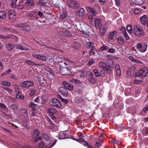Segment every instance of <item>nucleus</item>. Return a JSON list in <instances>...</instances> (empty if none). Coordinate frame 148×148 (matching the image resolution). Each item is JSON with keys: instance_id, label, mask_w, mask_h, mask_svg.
Masks as SVG:
<instances>
[{"instance_id": "nucleus-1", "label": "nucleus", "mask_w": 148, "mask_h": 148, "mask_svg": "<svg viewBox=\"0 0 148 148\" xmlns=\"http://www.w3.org/2000/svg\"><path fill=\"white\" fill-rule=\"evenodd\" d=\"M148 71L146 67H143L139 70L138 72H135L133 73V76L135 77H140L143 78L146 77Z\"/></svg>"}, {"instance_id": "nucleus-2", "label": "nucleus", "mask_w": 148, "mask_h": 148, "mask_svg": "<svg viewBox=\"0 0 148 148\" xmlns=\"http://www.w3.org/2000/svg\"><path fill=\"white\" fill-rule=\"evenodd\" d=\"M15 26L19 28H22L24 31L26 32H29L33 28L32 24L30 22L16 24Z\"/></svg>"}, {"instance_id": "nucleus-3", "label": "nucleus", "mask_w": 148, "mask_h": 148, "mask_svg": "<svg viewBox=\"0 0 148 148\" xmlns=\"http://www.w3.org/2000/svg\"><path fill=\"white\" fill-rule=\"evenodd\" d=\"M134 32L135 34L138 36H142L145 35V32L141 27L135 25L134 27Z\"/></svg>"}, {"instance_id": "nucleus-4", "label": "nucleus", "mask_w": 148, "mask_h": 148, "mask_svg": "<svg viewBox=\"0 0 148 148\" xmlns=\"http://www.w3.org/2000/svg\"><path fill=\"white\" fill-rule=\"evenodd\" d=\"M90 20V23L92 25H94L96 28H98L99 25L101 23V20L100 18H90V16L88 17Z\"/></svg>"}, {"instance_id": "nucleus-5", "label": "nucleus", "mask_w": 148, "mask_h": 148, "mask_svg": "<svg viewBox=\"0 0 148 148\" xmlns=\"http://www.w3.org/2000/svg\"><path fill=\"white\" fill-rule=\"evenodd\" d=\"M49 104L52 106L57 108H60L62 107L61 103L56 98L51 99L50 101Z\"/></svg>"}, {"instance_id": "nucleus-6", "label": "nucleus", "mask_w": 148, "mask_h": 148, "mask_svg": "<svg viewBox=\"0 0 148 148\" xmlns=\"http://www.w3.org/2000/svg\"><path fill=\"white\" fill-rule=\"evenodd\" d=\"M86 8L88 14L90 16L94 17L97 15V12L95 8L88 6H86Z\"/></svg>"}, {"instance_id": "nucleus-7", "label": "nucleus", "mask_w": 148, "mask_h": 148, "mask_svg": "<svg viewBox=\"0 0 148 148\" xmlns=\"http://www.w3.org/2000/svg\"><path fill=\"white\" fill-rule=\"evenodd\" d=\"M147 45L146 44H142L138 43L137 45L136 49L139 51L143 53L145 52L147 49Z\"/></svg>"}, {"instance_id": "nucleus-8", "label": "nucleus", "mask_w": 148, "mask_h": 148, "mask_svg": "<svg viewBox=\"0 0 148 148\" xmlns=\"http://www.w3.org/2000/svg\"><path fill=\"white\" fill-rule=\"evenodd\" d=\"M34 83L33 81H24L21 83L20 86L22 87L29 88L34 86Z\"/></svg>"}, {"instance_id": "nucleus-9", "label": "nucleus", "mask_w": 148, "mask_h": 148, "mask_svg": "<svg viewBox=\"0 0 148 148\" xmlns=\"http://www.w3.org/2000/svg\"><path fill=\"white\" fill-rule=\"evenodd\" d=\"M68 5L73 8H77L79 7V3L77 1L69 0L68 2Z\"/></svg>"}, {"instance_id": "nucleus-10", "label": "nucleus", "mask_w": 148, "mask_h": 148, "mask_svg": "<svg viewBox=\"0 0 148 148\" xmlns=\"http://www.w3.org/2000/svg\"><path fill=\"white\" fill-rule=\"evenodd\" d=\"M117 36V33L116 31L114 30L110 32L108 37V41L109 42L114 41Z\"/></svg>"}, {"instance_id": "nucleus-11", "label": "nucleus", "mask_w": 148, "mask_h": 148, "mask_svg": "<svg viewBox=\"0 0 148 148\" xmlns=\"http://www.w3.org/2000/svg\"><path fill=\"white\" fill-rule=\"evenodd\" d=\"M140 20L141 23L144 26H146L148 29V19L147 15H144L140 17Z\"/></svg>"}, {"instance_id": "nucleus-12", "label": "nucleus", "mask_w": 148, "mask_h": 148, "mask_svg": "<svg viewBox=\"0 0 148 148\" xmlns=\"http://www.w3.org/2000/svg\"><path fill=\"white\" fill-rule=\"evenodd\" d=\"M59 92L64 97H67L68 96V91L65 88L62 87L59 88Z\"/></svg>"}, {"instance_id": "nucleus-13", "label": "nucleus", "mask_w": 148, "mask_h": 148, "mask_svg": "<svg viewBox=\"0 0 148 148\" xmlns=\"http://www.w3.org/2000/svg\"><path fill=\"white\" fill-rule=\"evenodd\" d=\"M33 58H35L37 59L43 60L44 61H46V57L44 56H41L39 54L36 53H34L32 55Z\"/></svg>"}, {"instance_id": "nucleus-14", "label": "nucleus", "mask_w": 148, "mask_h": 148, "mask_svg": "<svg viewBox=\"0 0 148 148\" xmlns=\"http://www.w3.org/2000/svg\"><path fill=\"white\" fill-rule=\"evenodd\" d=\"M62 84L66 88L68 89L70 91L73 90V87L72 84H69L64 81L62 82Z\"/></svg>"}, {"instance_id": "nucleus-15", "label": "nucleus", "mask_w": 148, "mask_h": 148, "mask_svg": "<svg viewBox=\"0 0 148 148\" xmlns=\"http://www.w3.org/2000/svg\"><path fill=\"white\" fill-rule=\"evenodd\" d=\"M107 30V28L105 25H102L100 26L99 31L101 36H103L105 35Z\"/></svg>"}, {"instance_id": "nucleus-16", "label": "nucleus", "mask_w": 148, "mask_h": 148, "mask_svg": "<svg viewBox=\"0 0 148 148\" xmlns=\"http://www.w3.org/2000/svg\"><path fill=\"white\" fill-rule=\"evenodd\" d=\"M75 141L79 142L81 143L83 142L84 144V145L86 147L88 148H92V147L90 146L88 144V142L82 139H76L75 140Z\"/></svg>"}, {"instance_id": "nucleus-17", "label": "nucleus", "mask_w": 148, "mask_h": 148, "mask_svg": "<svg viewBox=\"0 0 148 148\" xmlns=\"http://www.w3.org/2000/svg\"><path fill=\"white\" fill-rule=\"evenodd\" d=\"M59 139H63L70 138L71 137L67 136V134L63 132H60L58 137Z\"/></svg>"}, {"instance_id": "nucleus-18", "label": "nucleus", "mask_w": 148, "mask_h": 148, "mask_svg": "<svg viewBox=\"0 0 148 148\" xmlns=\"http://www.w3.org/2000/svg\"><path fill=\"white\" fill-rule=\"evenodd\" d=\"M43 137L45 140L47 142V143L48 144L50 143L52 140L51 137H50L47 134H43Z\"/></svg>"}, {"instance_id": "nucleus-19", "label": "nucleus", "mask_w": 148, "mask_h": 148, "mask_svg": "<svg viewBox=\"0 0 148 148\" xmlns=\"http://www.w3.org/2000/svg\"><path fill=\"white\" fill-rule=\"evenodd\" d=\"M8 14L9 18L10 19L12 20L15 17V13L12 10H9L8 12Z\"/></svg>"}, {"instance_id": "nucleus-20", "label": "nucleus", "mask_w": 148, "mask_h": 148, "mask_svg": "<svg viewBox=\"0 0 148 148\" xmlns=\"http://www.w3.org/2000/svg\"><path fill=\"white\" fill-rule=\"evenodd\" d=\"M85 12L83 8H80L77 12V14L78 16H82L84 14Z\"/></svg>"}, {"instance_id": "nucleus-21", "label": "nucleus", "mask_w": 148, "mask_h": 148, "mask_svg": "<svg viewBox=\"0 0 148 148\" xmlns=\"http://www.w3.org/2000/svg\"><path fill=\"white\" fill-rule=\"evenodd\" d=\"M57 110L54 108H48L47 109V112L50 114H53L56 113Z\"/></svg>"}, {"instance_id": "nucleus-22", "label": "nucleus", "mask_w": 148, "mask_h": 148, "mask_svg": "<svg viewBox=\"0 0 148 148\" xmlns=\"http://www.w3.org/2000/svg\"><path fill=\"white\" fill-rule=\"evenodd\" d=\"M60 34L67 36H69L71 35L70 31L68 30L60 32Z\"/></svg>"}, {"instance_id": "nucleus-23", "label": "nucleus", "mask_w": 148, "mask_h": 148, "mask_svg": "<svg viewBox=\"0 0 148 148\" xmlns=\"http://www.w3.org/2000/svg\"><path fill=\"white\" fill-rule=\"evenodd\" d=\"M5 46L6 48L8 50H12L14 47V45L13 44L11 43H7L6 44Z\"/></svg>"}, {"instance_id": "nucleus-24", "label": "nucleus", "mask_w": 148, "mask_h": 148, "mask_svg": "<svg viewBox=\"0 0 148 148\" xmlns=\"http://www.w3.org/2000/svg\"><path fill=\"white\" fill-rule=\"evenodd\" d=\"M6 16V14L5 11L3 10L0 11V19H5Z\"/></svg>"}, {"instance_id": "nucleus-25", "label": "nucleus", "mask_w": 148, "mask_h": 148, "mask_svg": "<svg viewBox=\"0 0 148 148\" xmlns=\"http://www.w3.org/2000/svg\"><path fill=\"white\" fill-rule=\"evenodd\" d=\"M25 62L29 65L36 66H40V64H36L30 60H27Z\"/></svg>"}, {"instance_id": "nucleus-26", "label": "nucleus", "mask_w": 148, "mask_h": 148, "mask_svg": "<svg viewBox=\"0 0 148 148\" xmlns=\"http://www.w3.org/2000/svg\"><path fill=\"white\" fill-rule=\"evenodd\" d=\"M11 109L13 110L14 112L16 114L18 112V110L17 109V106L14 104H12L10 106Z\"/></svg>"}, {"instance_id": "nucleus-27", "label": "nucleus", "mask_w": 148, "mask_h": 148, "mask_svg": "<svg viewBox=\"0 0 148 148\" xmlns=\"http://www.w3.org/2000/svg\"><path fill=\"white\" fill-rule=\"evenodd\" d=\"M29 120L28 116L26 114V117H25V118L23 119V125L25 126H26L27 125V124L29 123Z\"/></svg>"}, {"instance_id": "nucleus-28", "label": "nucleus", "mask_w": 148, "mask_h": 148, "mask_svg": "<svg viewBox=\"0 0 148 148\" xmlns=\"http://www.w3.org/2000/svg\"><path fill=\"white\" fill-rule=\"evenodd\" d=\"M38 106L39 105H38L33 102L31 103L29 105V107L30 108H32V110L34 111H35L36 110L35 108H38Z\"/></svg>"}, {"instance_id": "nucleus-29", "label": "nucleus", "mask_w": 148, "mask_h": 148, "mask_svg": "<svg viewBox=\"0 0 148 148\" xmlns=\"http://www.w3.org/2000/svg\"><path fill=\"white\" fill-rule=\"evenodd\" d=\"M34 101L38 104H42L43 102V98L40 97H37L34 100Z\"/></svg>"}, {"instance_id": "nucleus-30", "label": "nucleus", "mask_w": 148, "mask_h": 148, "mask_svg": "<svg viewBox=\"0 0 148 148\" xmlns=\"http://www.w3.org/2000/svg\"><path fill=\"white\" fill-rule=\"evenodd\" d=\"M25 3L27 6L32 7L34 5V0H27Z\"/></svg>"}, {"instance_id": "nucleus-31", "label": "nucleus", "mask_w": 148, "mask_h": 148, "mask_svg": "<svg viewBox=\"0 0 148 148\" xmlns=\"http://www.w3.org/2000/svg\"><path fill=\"white\" fill-rule=\"evenodd\" d=\"M128 58L132 62H135L136 63H140L141 64L142 62H141L137 60H136L134 59V58L131 56H130Z\"/></svg>"}, {"instance_id": "nucleus-32", "label": "nucleus", "mask_w": 148, "mask_h": 148, "mask_svg": "<svg viewBox=\"0 0 148 148\" xmlns=\"http://www.w3.org/2000/svg\"><path fill=\"white\" fill-rule=\"evenodd\" d=\"M86 42V48L87 49H89V48H91L93 47H94V45L93 43L88 42Z\"/></svg>"}, {"instance_id": "nucleus-33", "label": "nucleus", "mask_w": 148, "mask_h": 148, "mask_svg": "<svg viewBox=\"0 0 148 148\" xmlns=\"http://www.w3.org/2000/svg\"><path fill=\"white\" fill-rule=\"evenodd\" d=\"M117 40L118 43L120 45H122L124 44L125 40L123 38L121 37H118L117 39Z\"/></svg>"}, {"instance_id": "nucleus-34", "label": "nucleus", "mask_w": 148, "mask_h": 148, "mask_svg": "<svg viewBox=\"0 0 148 148\" xmlns=\"http://www.w3.org/2000/svg\"><path fill=\"white\" fill-rule=\"evenodd\" d=\"M14 87L16 92V95L19 94L20 93V90L19 86L16 84H14Z\"/></svg>"}, {"instance_id": "nucleus-35", "label": "nucleus", "mask_w": 148, "mask_h": 148, "mask_svg": "<svg viewBox=\"0 0 148 148\" xmlns=\"http://www.w3.org/2000/svg\"><path fill=\"white\" fill-rule=\"evenodd\" d=\"M127 29L128 32L130 34H132L133 33V30L132 26L130 25L127 26Z\"/></svg>"}, {"instance_id": "nucleus-36", "label": "nucleus", "mask_w": 148, "mask_h": 148, "mask_svg": "<svg viewBox=\"0 0 148 148\" xmlns=\"http://www.w3.org/2000/svg\"><path fill=\"white\" fill-rule=\"evenodd\" d=\"M99 66L100 67L104 69L107 65L105 63L101 62H99Z\"/></svg>"}, {"instance_id": "nucleus-37", "label": "nucleus", "mask_w": 148, "mask_h": 148, "mask_svg": "<svg viewBox=\"0 0 148 148\" xmlns=\"http://www.w3.org/2000/svg\"><path fill=\"white\" fill-rule=\"evenodd\" d=\"M135 3L137 5H140L143 4L145 2V0H135Z\"/></svg>"}, {"instance_id": "nucleus-38", "label": "nucleus", "mask_w": 148, "mask_h": 148, "mask_svg": "<svg viewBox=\"0 0 148 148\" xmlns=\"http://www.w3.org/2000/svg\"><path fill=\"white\" fill-rule=\"evenodd\" d=\"M104 70L106 71L108 74H110L111 72V68L109 66L107 65Z\"/></svg>"}, {"instance_id": "nucleus-39", "label": "nucleus", "mask_w": 148, "mask_h": 148, "mask_svg": "<svg viewBox=\"0 0 148 148\" xmlns=\"http://www.w3.org/2000/svg\"><path fill=\"white\" fill-rule=\"evenodd\" d=\"M37 12L34 11L31 13H27V14L29 17L31 18H34L35 17V15L34 13L36 14Z\"/></svg>"}, {"instance_id": "nucleus-40", "label": "nucleus", "mask_w": 148, "mask_h": 148, "mask_svg": "<svg viewBox=\"0 0 148 148\" xmlns=\"http://www.w3.org/2000/svg\"><path fill=\"white\" fill-rule=\"evenodd\" d=\"M76 102L78 103H83L84 101L82 97H78L76 98L75 99Z\"/></svg>"}, {"instance_id": "nucleus-41", "label": "nucleus", "mask_w": 148, "mask_h": 148, "mask_svg": "<svg viewBox=\"0 0 148 148\" xmlns=\"http://www.w3.org/2000/svg\"><path fill=\"white\" fill-rule=\"evenodd\" d=\"M109 48V47L105 45H103L99 49L101 51H103L104 50L106 51L108 50Z\"/></svg>"}, {"instance_id": "nucleus-42", "label": "nucleus", "mask_w": 148, "mask_h": 148, "mask_svg": "<svg viewBox=\"0 0 148 148\" xmlns=\"http://www.w3.org/2000/svg\"><path fill=\"white\" fill-rule=\"evenodd\" d=\"M15 47L16 49L21 50H26V48L25 47L20 46L19 45H16Z\"/></svg>"}, {"instance_id": "nucleus-43", "label": "nucleus", "mask_w": 148, "mask_h": 148, "mask_svg": "<svg viewBox=\"0 0 148 148\" xmlns=\"http://www.w3.org/2000/svg\"><path fill=\"white\" fill-rule=\"evenodd\" d=\"M1 84L3 85L7 86H10L11 85L10 83L9 82L5 81H1Z\"/></svg>"}, {"instance_id": "nucleus-44", "label": "nucleus", "mask_w": 148, "mask_h": 148, "mask_svg": "<svg viewBox=\"0 0 148 148\" xmlns=\"http://www.w3.org/2000/svg\"><path fill=\"white\" fill-rule=\"evenodd\" d=\"M95 49V47L92 48H91L89 51V55H91V54L94 55L95 53V52L94 51Z\"/></svg>"}, {"instance_id": "nucleus-45", "label": "nucleus", "mask_w": 148, "mask_h": 148, "mask_svg": "<svg viewBox=\"0 0 148 148\" xmlns=\"http://www.w3.org/2000/svg\"><path fill=\"white\" fill-rule=\"evenodd\" d=\"M67 14L66 12H64L61 14L60 15V18L62 19H64L67 16Z\"/></svg>"}, {"instance_id": "nucleus-46", "label": "nucleus", "mask_w": 148, "mask_h": 148, "mask_svg": "<svg viewBox=\"0 0 148 148\" xmlns=\"http://www.w3.org/2000/svg\"><path fill=\"white\" fill-rule=\"evenodd\" d=\"M40 134V132L37 129H35L34 131V132L33 136L35 137H37Z\"/></svg>"}, {"instance_id": "nucleus-47", "label": "nucleus", "mask_w": 148, "mask_h": 148, "mask_svg": "<svg viewBox=\"0 0 148 148\" xmlns=\"http://www.w3.org/2000/svg\"><path fill=\"white\" fill-rule=\"evenodd\" d=\"M45 144L42 141H41L39 142L38 148H43Z\"/></svg>"}, {"instance_id": "nucleus-48", "label": "nucleus", "mask_w": 148, "mask_h": 148, "mask_svg": "<svg viewBox=\"0 0 148 148\" xmlns=\"http://www.w3.org/2000/svg\"><path fill=\"white\" fill-rule=\"evenodd\" d=\"M141 10L140 8H136L134 10V13L135 14H138L141 12Z\"/></svg>"}, {"instance_id": "nucleus-49", "label": "nucleus", "mask_w": 148, "mask_h": 148, "mask_svg": "<svg viewBox=\"0 0 148 148\" xmlns=\"http://www.w3.org/2000/svg\"><path fill=\"white\" fill-rule=\"evenodd\" d=\"M115 50L114 49L112 48H111L110 49H108L107 52L108 53H114L115 52Z\"/></svg>"}, {"instance_id": "nucleus-50", "label": "nucleus", "mask_w": 148, "mask_h": 148, "mask_svg": "<svg viewBox=\"0 0 148 148\" xmlns=\"http://www.w3.org/2000/svg\"><path fill=\"white\" fill-rule=\"evenodd\" d=\"M0 108L3 110H5L7 109L5 105L1 103H0Z\"/></svg>"}, {"instance_id": "nucleus-51", "label": "nucleus", "mask_w": 148, "mask_h": 148, "mask_svg": "<svg viewBox=\"0 0 148 148\" xmlns=\"http://www.w3.org/2000/svg\"><path fill=\"white\" fill-rule=\"evenodd\" d=\"M4 89L6 90L10 94H11L13 92V90L8 87H5Z\"/></svg>"}, {"instance_id": "nucleus-52", "label": "nucleus", "mask_w": 148, "mask_h": 148, "mask_svg": "<svg viewBox=\"0 0 148 148\" xmlns=\"http://www.w3.org/2000/svg\"><path fill=\"white\" fill-rule=\"evenodd\" d=\"M93 72L94 73L95 76L97 77H99V72L98 70L97 69H95L93 70Z\"/></svg>"}, {"instance_id": "nucleus-53", "label": "nucleus", "mask_w": 148, "mask_h": 148, "mask_svg": "<svg viewBox=\"0 0 148 148\" xmlns=\"http://www.w3.org/2000/svg\"><path fill=\"white\" fill-rule=\"evenodd\" d=\"M89 81L90 83L92 84H93L95 82L96 80L94 77L92 78H90V79L89 80Z\"/></svg>"}, {"instance_id": "nucleus-54", "label": "nucleus", "mask_w": 148, "mask_h": 148, "mask_svg": "<svg viewBox=\"0 0 148 148\" xmlns=\"http://www.w3.org/2000/svg\"><path fill=\"white\" fill-rule=\"evenodd\" d=\"M44 0H39L38 2V6H42L44 4Z\"/></svg>"}, {"instance_id": "nucleus-55", "label": "nucleus", "mask_w": 148, "mask_h": 148, "mask_svg": "<svg viewBox=\"0 0 148 148\" xmlns=\"http://www.w3.org/2000/svg\"><path fill=\"white\" fill-rule=\"evenodd\" d=\"M124 38L126 40H128L129 39V37L127 34V32H125L123 34Z\"/></svg>"}, {"instance_id": "nucleus-56", "label": "nucleus", "mask_w": 148, "mask_h": 148, "mask_svg": "<svg viewBox=\"0 0 148 148\" xmlns=\"http://www.w3.org/2000/svg\"><path fill=\"white\" fill-rule=\"evenodd\" d=\"M100 76L104 77L105 76V73L103 70H101L99 73V76Z\"/></svg>"}, {"instance_id": "nucleus-57", "label": "nucleus", "mask_w": 148, "mask_h": 148, "mask_svg": "<svg viewBox=\"0 0 148 148\" xmlns=\"http://www.w3.org/2000/svg\"><path fill=\"white\" fill-rule=\"evenodd\" d=\"M132 75L131 72L130 71H128L126 72V75L128 78L130 77Z\"/></svg>"}, {"instance_id": "nucleus-58", "label": "nucleus", "mask_w": 148, "mask_h": 148, "mask_svg": "<svg viewBox=\"0 0 148 148\" xmlns=\"http://www.w3.org/2000/svg\"><path fill=\"white\" fill-rule=\"evenodd\" d=\"M50 125L49 126V127L50 129H52L54 128V123L52 121H49Z\"/></svg>"}, {"instance_id": "nucleus-59", "label": "nucleus", "mask_w": 148, "mask_h": 148, "mask_svg": "<svg viewBox=\"0 0 148 148\" xmlns=\"http://www.w3.org/2000/svg\"><path fill=\"white\" fill-rule=\"evenodd\" d=\"M120 30L122 32L121 33H123V34L126 32V30L125 28V27H122L120 29Z\"/></svg>"}, {"instance_id": "nucleus-60", "label": "nucleus", "mask_w": 148, "mask_h": 148, "mask_svg": "<svg viewBox=\"0 0 148 148\" xmlns=\"http://www.w3.org/2000/svg\"><path fill=\"white\" fill-rule=\"evenodd\" d=\"M64 60L67 62H68L70 63L71 64H74V62H73L71 60H70L68 58H65Z\"/></svg>"}, {"instance_id": "nucleus-61", "label": "nucleus", "mask_w": 148, "mask_h": 148, "mask_svg": "<svg viewBox=\"0 0 148 148\" xmlns=\"http://www.w3.org/2000/svg\"><path fill=\"white\" fill-rule=\"evenodd\" d=\"M16 97L20 99H23L24 98V97L22 95H19V94L16 95Z\"/></svg>"}, {"instance_id": "nucleus-62", "label": "nucleus", "mask_w": 148, "mask_h": 148, "mask_svg": "<svg viewBox=\"0 0 148 148\" xmlns=\"http://www.w3.org/2000/svg\"><path fill=\"white\" fill-rule=\"evenodd\" d=\"M35 91L34 90H31L30 92V95L31 96H33L35 93Z\"/></svg>"}, {"instance_id": "nucleus-63", "label": "nucleus", "mask_w": 148, "mask_h": 148, "mask_svg": "<svg viewBox=\"0 0 148 148\" xmlns=\"http://www.w3.org/2000/svg\"><path fill=\"white\" fill-rule=\"evenodd\" d=\"M11 5L12 7L13 8H15L16 7V3L15 2H12V3H11Z\"/></svg>"}, {"instance_id": "nucleus-64", "label": "nucleus", "mask_w": 148, "mask_h": 148, "mask_svg": "<svg viewBox=\"0 0 148 148\" xmlns=\"http://www.w3.org/2000/svg\"><path fill=\"white\" fill-rule=\"evenodd\" d=\"M93 60H90L88 62L87 65L88 66H90L93 63Z\"/></svg>"}]
</instances>
